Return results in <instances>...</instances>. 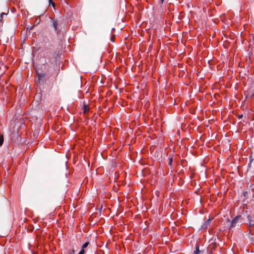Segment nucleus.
Segmentation results:
<instances>
[{
    "mask_svg": "<svg viewBox=\"0 0 254 254\" xmlns=\"http://www.w3.org/2000/svg\"><path fill=\"white\" fill-rule=\"evenodd\" d=\"M241 216L240 215H238L235 217L231 221V225L230 226V229L231 228L234 227L236 224L239 222Z\"/></svg>",
    "mask_w": 254,
    "mask_h": 254,
    "instance_id": "1",
    "label": "nucleus"
},
{
    "mask_svg": "<svg viewBox=\"0 0 254 254\" xmlns=\"http://www.w3.org/2000/svg\"><path fill=\"white\" fill-rule=\"evenodd\" d=\"M212 219H208L207 220H206L204 223L201 226V228L202 229H205L207 228V227L210 225V223L211 222Z\"/></svg>",
    "mask_w": 254,
    "mask_h": 254,
    "instance_id": "2",
    "label": "nucleus"
},
{
    "mask_svg": "<svg viewBox=\"0 0 254 254\" xmlns=\"http://www.w3.org/2000/svg\"><path fill=\"white\" fill-rule=\"evenodd\" d=\"M51 22L55 31L58 30V21L56 19H52Z\"/></svg>",
    "mask_w": 254,
    "mask_h": 254,
    "instance_id": "3",
    "label": "nucleus"
},
{
    "mask_svg": "<svg viewBox=\"0 0 254 254\" xmlns=\"http://www.w3.org/2000/svg\"><path fill=\"white\" fill-rule=\"evenodd\" d=\"M195 251L194 252V254H198L200 253V251L199 250L198 245H196L195 246Z\"/></svg>",
    "mask_w": 254,
    "mask_h": 254,
    "instance_id": "4",
    "label": "nucleus"
},
{
    "mask_svg": "<svg viewBox=\"0 0 254 254\" xmlns=\"http://www.w3.org/2000/svg\"><path fill=\"white\" fill-rule=\"evenodd\" d=\"M3 143V135L0 134V146H1Z\"/></svg>",
    "mask_w": 254,
    "mask_h": 254,
    "instance_id": "5",
    "label": "nucleus"
},
{
    "mask_svg": "<svg viewBox=\"0 0 254 254\" xmlns=\"http://www.w3.org/2000/svg\"><path fill=\"white\" fill-rule=\"evenodd\" d=\"M83 109L84 112H86L88 111V110H89V108H88V105L84 104V106H83Z\"/></svg>",
    "mask_w": 254,
    "mask_h": 254,
    "instance_id": "6",
    "label": "nucleus"
},
{
    "mask_svg": "<svg viewBox=\"0 0 254 254\" xmlns=\"http://www.w3.org/2000/svg\"><path fill=\"white\" fill-rule=\"evenodd\" d=\"M248 218H249V220L250 221V225H254V220L253 221V220H251L252 216H248Z\"/></svg>",
    "mask_w": 254,
    "mask_h": 254,
    "instance_id": "7",
    "label": "nucleus"
},
{
    "mask_svg": "<svg viewBox=\"0 0 254 254\" xmlns=\"http://www.w3.org/2000/svg\"><path fill=\"white\" fill-rule=\"evenodd\" d=\"M89 242H86L82 246V249L84 250L85 248H87L89 245Z\"/></svg>",
    "mask_w": 254,
    "mask_h": 254,
    "instance_id": "8",
    "label": "nucleus"
},
{
    "mask_svg": "<svg viewBox=\"0 0 254 254\" xmlns=\"http://www.w3.org/2000/svg\"><path fill=\"white\" fill-rule=\"evenodd\" d=\"M173 162V157H171L169 158V165L172 166Z\"/></svg>",
    "mask_w": 254,
    "mask_h": 254,
    "instance_id": "9",
    "label": "nucleus"
},
{
    "mask_svg": "<svg viewBox=\"0 0 254 254\" xmlns=\"http://www.w3.org/2000/svg\"><path fill=\"white\" fill-rule=\"evenodd\" d=\"M44 74H41V75H39L38 76V80H39V82L40 81V79L41 78H44Z\"/></svg>",
    "mask_w": 254,
    "mask_h": 254,
    "instance_id": "10",
    "label": "nucleus"
},
{
    "mask_svg": "<svg viewBox=\"0 0 254 254\" xmlns=\"http://www.w3.org/2000/svg\"><path fill=\"white\" fill-rule=\"evenodd\" d=\"M85 253L84 250L81 249L78 254H84Z\"/></svg>",
    "mask_w": 254,
    "mask_h": 254,
    "instance_id": "11",
    "label": "nucleus"
},
{
    "mask_svg": "<svg viewBox=\"0 0 254 254\" xmlns=\"http://www.w3.org/2000/svg\"><path fill=\"white\" fill-rule=\"evenodd\" d=\"M68 254H74V249H72L71 251L68 252Z\"/></svg>",
    "mask_w": 254,
    "mask_h": 254,
    "instance_id": "12",
    "label": "nucleus"
},
{
    "mask_svg": "<svg viewBox=\"0 0 254 254\" xmlns=\"http://www.w3.org/2000/svg\"><path fill=\"white\" fill-rule=\"evenodd\" d=\"M51 4L52 5V6L54 7L55 6V3L52 1Z\"/></svg>",
    "mask_w": 254,
    "mask_h": 254,
    "instance_id": "13",
    "label": "nucleus"
},
{
    "mask_svg": "<svg viewBox=\"0 0 254 254\" xmlns=\"http://www.w3.org/2000/svg\"><path fill=\"white\" fill-rule=\"evenodd\" d=\"M51 4L52 5V6L54 7L55 6V3L52 1Z\"/></svg>",
    "mask_w": 254,
    "mask_h": 254,
    "instance_id": "14",
    "label": "nucleus"
},
{
    "mask_svg": "<svg viewBox=\"0 0 254 254\" xmlns=\"http://www.w3.org/2000/svg\"><path fill=\"white\" fill-rule=\"evenodd\" d=\"M3 15H5V13L2 12V13H1V14H0V16H1V18H2V16H3Z\"/></svg>",
    "mask_w": 254,
    "mask_h": 254,
    "instance_id": "15",
    "label": "nucleus"
},
{
    "mask_svg": "<svg viewBox=\"0 0 254 254\" xmlns=\"http://www.w3.org/2000/svg\"><path fill=\"white\" fill-rule=\"evenodd\" d=\"M243 115H239V116L238 118H239V119H241V118L243 117Z\"/></svg>",
    "mask_w": 254,
    "mask_h": 254,
    "instance_id": "16",
    "label": "nucleus"
},
{
    "mask_svg": "<svg viewBox=\"0 0 254 254\" xmlns=\"http://www.w3.org/2000/svg\"><path fill=\"white\" fill-rule=\"evenodd\" d=\"M53 1L52 0H49V3L51 4V3Z\"/></svg>",
    "mask_w": 254,
    "mask_h": 254,
    "instance_id": "17",
    "label": "nucleus"
},
{
    "mask_svg": "<svg viewBox=\"0 0 254 254\" xmlns=\"http://www.w3.org/2000/svg\"><path fill=\"white\" fill-rule=\"evenodd\" d=\"M164 0H160V1H161L162 3H163V2L164 1Z\"/></svg>",
    "mask_w": 254,
    "mask_h": 254,
    "instance_id": "18",
    "label": "nucleus"
},
{
    "mask_svg": "<svg viewBox=\"0 0 254 254\" xmlns=\"http://www.w3.org/2000/svg\"><path fill=\"white\" fill-rule=\"evenodd\" d=\"M111 40H112L113 42L114 41V40H113V38H111Z\"/></svg>",
    "mask_w": 254,
    "mask_h": 254,
    "instance_id": "19",
    "label": "nucleus"
},
{
    "mask_svg": "<svg viewBox=\"0 0 254 254\" xmlns=\"http://www.w3.org/2000/svg\"><path fill=\"white\" fill-rule=\"evenodd\" d=\"M246 193H247V192H246L244 193V195H245H245H246Z\"/></svg>",
    "mask_w": 254,
    "mask_h": 254,
    "instance_id": "20",
    "label": "nucleus"
}]
</instances>
